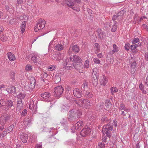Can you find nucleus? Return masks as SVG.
<instances>
[{"label": "nucleus", "instance_id": "1", "mask_svg": "<svg viewBox=\"0 0 148 148\" xmlns=\"http://www.w3.org/2000/svg\"><path fill=\"white\" fill-rule=\"evenodd\" d=\"M82 112L79 110L73 109L70 111L68 114V118L69 121H72L77 118H80Z\"/></svg>", "mask_w": 148, "mask_h": 148}, {"label": "nucleus", "instance_id": "2", "mask_svg": "<svg viewBox=\"0 0 148 148\" xmlns=\"http://www.w3.org/2000/svg\"><path fill=\"white\" fill-rule=\"evenodd\" d=\"M36 80L34 78L31 77L28 83L26 84L25 86V89L28 91H31L34 89L35 86Z\"/></svg>", "mask_w": 148, "mask_h": 148}, {"label": "nucleus", "instance_id": "3", "mask_svg": "<svg viewBox=\"0 0 148 148\" xmlns=\"http://www.w3.org/2000/svg\"><path fill=\"white\" fill-rule=\"evenodd\" d=\"M75 103L83 108L89 109L90 107V101L87 99H79L78 101H76Z\"/></svg>", "mask_w": 148, "mask_h": 148}, {"label": "nucleus", "instance_id": "4", "mask_svg": "<svg viewBox=\"0 0 148 148\" xmlns=\"http://www.w3.org/2000/svg\"><path fill=\"white\" fill-rule=\"evenodd\" d=\"M45 21L44 20L40 19L38 21L37 24L34 27V30L37 32L39 30L44 28L45 26Z\"/></svg>", "mask_w": 148, "mask_h": 148}, {"label": "nucleus", "instance_id": "5", "mask_svg": "<svg viewBox=\"0 0 148 148\" xmlns=\"http://www.w3.org/2000/svg\"><path fill=\"white\" fill-rule=\"evenodd\" d=\"M54 95L57 98H59L62 94L64 88L61 86H58L54 88Z\"/></svg>", "mask_w": 148, "mask_h": 148}, {"label": "nucleus", "instance_id": "6", "mask_svg": "<svg viewBox=\"0 0 148 148\" xmlns=\"http://www.w3.org/2000/svg\"><path fill=\"white\" fill-rule=\"evenodd\" d=\"M111 125L110 123H109L107 125L104 126L102 130L103 134L104 135L106 134L109 138H110L111 136Z\"/></svg>", "mask_w": 148, "mask_h": 148}, {"label": "nucleus", "instance_id": "7", "mask_svg": "<svg viewBox=\"0 0 148 148\" xmlns=\"http://www.w3.org/2000/svg\"><path fill=\"white\" fill-rule=\"evenodd\" d=\"M29 108L33 113H35L37 110V101L31 100L29 104Z\"/></svg>", "mask_w": 148, "mask_h": 148}, {"label": "nucleus", "instance_id": "8", "mask_svg": "<svg viewBox=\"0 0 148 148\" xmlns=\"http://www.w3.org/2000/svg\"><path fill=\"white\" fill-rule=\"evenodd\" d=\"M31 60L35 64L40 67L42 64V62L38 56L37 54H35L32 56Z\"/></svg>", "mask_w": 148, "mask_h": 148}, {"label": "nucleus", "instance_id": "9", "mask_svg": "<svg viewBox=\"0 0 148 148\" xmlns=\"http://www.w3.org/2000/svg\"><path fill=\"white\" fill-rule=\"evenodd\" d=\"M92 75H94L95 77H92L91 79V82L93 85L96 86L97 84V76L98 75V73L97 72V68H95L93 69Z\"/></svg>", "mask_w": 148, "mask_h": 148}, {"label": "nucleus", "instance_id": "10", "mask_svg": "<svg viewBox=\"0 0 148 148\" xmlns=\"http://www.w3.org/2000/svg\"><path fill=\"white\" fill-rule=\"evenodd\" d=\"M69 59L71 61L73 62L72 63L73 64L79 63L82 61L81 58L77 55H73V57H70Z\"/></svg>", "mask_w": 148, "mask_h": 148}, {"label": "nucleus", "instance_id": "11", "mask_svg": "<svg viewBox=\"0 0 148 148\" xmlns=\"http://www.w3.org/2000/svg\"><path fill=\"white\" fill-rule=\"evenodd\" d=\"M73 66L79 72L82 73L84 70V67L82 63V62L77 64H73Z\"/></svg>", "mask_w": 148, "mask_h": 148}, {"label": "nucleus", "instance_id": "12", "mask_svg": "<svg viewBox=\"0 0 148 148\" xmlns=\"http://www.w3.org/2000/svg\"><path fill=\"white\" fill-rule=\"evenodd\" d=\"M69 59L66 60L65 62L63 64L64 68L67 70H71L73 69L72 65L71 64V61H69Z\"/></svg>", "mask_w": 148, "mask_h": 148}, {"label": "nucleus", "instance_id": "13", "mask_svg": "<svg viewBox=\"0 0 148 148\" xmlns=\"http://www.w3.org/2000/svg\"><path fill=\"white\" fill-rule=\"evenodd\" d=\"M91 131V129L87 126H86L81 131V136L84 137L89 134Z\"/></svg>", "mask_w": 148, "mask_h": 148}, {"label": "nucleus", "instance_id": "14", "mask_svg": "<svg viewBox=\"0 0 148 148\" xmlns=\"http://www.w3.org/2000/svg\"><path fill=\"white\" fill-rule=\"evenodd\" d=\"M10 115H9L8 114H5L2 116L0 119L1 125L3 124H5L7 121L10 120Z\"/></svg>", "mask_w": 148, "mask_h": 148}, {"label": "nucleus", "instance_id": "15", "mask_svg": "<svg viewBox=\"0 0 148 148\" xmlns=\"http://www.w3.org/2000/svg\"><path fill=\"white\" fill-rule=\"evenodd\" d=\"M52 59L54 60L59 61L62 58V56L60 53L57 52L53 54L51 56Z\"/></svg>", "mask_w": 148, "mask_h": 148}, {"label": "nucleus", "instance_id": "16", "mask_svg": "<svg viewBox=\"0 0 148 148\" xmlns=\"http://www.w3.org/2000/svg\"><path fill=\"white\" fill-rule=\"evenodd\" d=\"M79 51V47L77 45H75L71 47L69 51V55L72 54V51L75 53H78Z\"/></svg>", "mask_w": 148, "mask_h": 148}, {"label": "nucleus", "instance_id": "17", "mask_svg": "<svg viewBox=\"0 0 148 148\" xmlns=\"http://www.w3.org/2000/svg\"><path fill=\"white\" fill-rule=\"evenodd\" d=\"M73 94L75 97L80 98L82 97V91L80 89L76 88L74 90Z\"/></svg>", "mask_w": 148, "mask_h": 148}, {"label": "nucleus", "instance_id": "18", "mask_svg": "<svg viewBox=\"0 0 148 148\" xmlns=\"http://www.w3.org/2000/svg\"><path fill=\"white\" fill-rule=\"evenodd\" d=\"M20 138L23 143H26L28 138V135L25 133H22L20 136Z\"/></svg>", "mask_w": 148, "mask_h": 148}, {"label": "nucleus", "instance_id": "19", "mask_svg": "<svg viewBox=\"0 0 148 148\" xmlns=\"http://www.w3.org/2000/svg\"><path fill=\"white\" fill-rule=\"evenodd\" d=\"M14 105L12 101L9 99L6 100V110H8L9 108H10Z\"/></svg>", "mask_w": 148, "mask_h": 148}, {"label": "nucleus", "instance_id": "20", "mask_svg": "<svg viewBox=\"0 0 148 148\" xmlns=\"http://www.w3.org/2000/svg\"><path fill=\"white\" fill-rule=\"evenodd\" d=\"M97 32L98 37L101 39H103L105 36V33L100 29H97Z\"/></svg>", "mask_w": 148, "mask_h": 148}, {"label": "nucleus", "instance_id": "21", "mask_svg": "<svg viewBox=\"0 0 148 148\" xmlns=\"http://www.w3.org/2000/svg\"><path fill=\"white\" fill-rule=\"evenodd\" d=\"M84 96L87 98H90L93 97V95L91 92L87 90L84 92Z\"/></svg>", "mask_w": 148, "mask_h": 148}, {"label": "nucleus", "instance_id": "22", "mask_svg": "<svg viewBox=\"0 0 148 148\" xmlns=\"http://www.w3.org/2000/svg\"><path fill=\"white\" fill-rule=\"evenodd\" d=\"M40 95L41 97H42V98L43 99L44 101H45V99H47L49 98L50 96L51 95L50 93L49 92H46L43 93L41 94Z\"/></svg>", "mask_w": 148, "mask_h": 148}, {"label": "nucleus", "instance_id": "23", "mask_svg": "<svg viewBox=\"0 0 148 148\" xmlns=\"http://www.w3.org/2000/svg\"><path fill=\"white\" fill-rule=\"evenodd\" d=\"M8 58L11 61H14L16 59V58L14 55L11 52H9L7 53Z\"/></svg>", "mask_w": 148, "mask_h": 148}, {"label": "nucleus", "instance_id": "24", "mask_svg": "<svg viewBox=\"0 0 148 148\" xmlns=\"http://www.w3.org/2000/svg\"><path fill=\"white\" fill-rule=\"evenodd\" d=\"M6 90L9 93H14L15 92V87L12 86L10 88H6Z\"/></svg>", "mask_w": 148, "mask_h": 148}, {"label": "nucleus", "instance_id": "25", "mask_svg": "<svg viewBox=\"0 0 148 148\" xmlns=\"http://www.w3.org/2000/svg\"><path fill=\"white\" fill-rule=\"evenodd\" d=\"M83 122L81 121H79L76 123L75 124V126L77 127V129L79 130H80L83 125Z\"/></svg>", "mask_w": 148, "mask_h": 148}, {"label": "nucleus", "instance_id": "26", "mask_svg": "<svg viewBox=\"0 0 148 148\" xmlns=\"http://www.w3.org/2000/svg\"><path fill=\"white\" fill-rule=\"evenodd\" d=\"M26 25V22L25 21H23L21 26V31L22 34H23L25 30V28Z\"/></svg>", "mask_w": 148, "mask_h": 148}, {"label": "nucleus", "instance_id": "27", "mask_svg": "<svg viewBox=\"0 0 148 148\" xmlns=\"http://www.w3.org/2000/svg\"><path fill=\"white\" fill-rule=\"evenodd\" d=\"M119 109L120 110H123L126 112L129 111L130 110V109L126 108H125V105L122 103L120 105Z\"/></svg>", "mask_w": 148, "mask_h": 148}, {"label": "nucleus", "instance_id": "28", "mask_svg": "<svg viewBox=\"0 0 148 148\" xmlns=\"http://www.w3.org/2000/svg\"><path fill=\"white\" fill-rule=\"evenodd\" d=\"M66 3L68 6L71 8L74 5V1L72 0H66Z\"/></svg>", "mask_w": 148, "mask_h": 148}, {"label": "nucleus", "instance_id": "29", "mask_svg": "<svg viewBox=\"0 0 148 148\" xmlns=\"http://www.w3.org/2000/svg\"><path fill=\"white\" fill-rule=\"evenodd\" d=\"M54 80L56 83H58L61 81L60 76L58 74H57L54 77Z\"/></svg>", "mask_w": 148, "mask_h": 148}, {"label": "nucleus", "instance_id": "30", "mask_svg": "<svg viewBox=\"0 0 148 148\" xmlns=\"http://www.w3.org/2000/svg\"><path fill=\"white\" fill-rule=\"evenodd\" d=\"M111 103L110 102V100H106L105 103V107L106 108H105L106 110H108V109H110L111 108L110 106Z\"/></svg>", "mask_w": 148, "mask_h": 148}, {"label": "nucleus", "instance_id": "31", "mask_svg": "<svg viewBox=\"0 0 148 148\" xmlns=\"http://www.w3.org/2000/svg\"><path fill=\"white\" fill-rule=\"evenodd\" d=\"M55 49L56 50L60 51L63 49V47L62 45L60 44H58L56 45Z\"/></svg>", "mask_w": 148, "mask_h": 148}, {"label": "nucleus", "instance_id": "32", "mask_svg": "<svg viewBox=\"0 0 148 148\" xmlns=\"http://www.w3.org/2000/svg\"><path fill=\"white\" fill-rule=\"evenodd\" d=\"M108 82V80L106 78H104V77L100 81V84L101 85L105 86Z\"/></svg>", "mask_w": 148, "mask_h": 148}, {"label": "nucleus", "instance_id": "33", "mask_svg": "<svg viewBox=\"0 0 148 148\" xmlns=\"http://www.w3.org/2000/svg\"><path fill=\"white\" fill-rule=\"evenodd\" d=\"M88 119L89 121L91 122H93L95 119V115L92 114H90L88 116Z\"/></svg>", "mask_w": 148, "mask_h": 148}, {"label": "nucleus", "instance_id": "34", "mask_svg": "<svg viewBox=\"0 0 148 148\" xmlns=\"http://www.w3.org/2000/svg\"><path fill=\"white\" fill-rule=\"evenodd\" d=\"M82 88L83 89L84 92L88 90V83H84L82 86Z\"/></svg>", "mask_w": 148, "mask_h": 148}, {"label": "nucleus", "instance_id": "35", "mask_svg": "<svg viewBox=\"0 0 148 148\" xmlns=\"http://www.w3.org/2000/svg\"><path fill=\"white\" fill-rule=\"evenodd\" d=\"M6 101L4 99H2L0 100V108H1V106L6 107Z\"/></svg>", "mask_w": 148, "mask_h": 148}, {"label": "nucleus", "instance_id": "36", "mask_svg": "<svg viewBox=\"0 0 148 148\" xmlns=\"http://www.w3.org/2000/svg\"><path fill=\"white\" fill-rule=\"evenodd\" d=\"M32 68L33 67L32 65L27 64L25 67V70L27 71H31L32 70Z\"/></svg>", "mask_w": 148, "mask_h": 148}, {"label": "nucleus", "instance_id": "37", "mask_svg": "<svg viewBox=\"0 0 148 148\" xmlns=\"http://www.w3.org/2000/svg\"><path fill=\"white\" fill-rule=\"evenodd\" d=\"M14 128V126L13 124L11 125L6 129L8 133H9L12 132Z\"/></svg>", "mask_w": 148, "mask_h": 148}, {"label": "nucleus", "instance_id": "38", "mask_svg": "<svg viewBox=\"0 0 148 148\" xmlns=\"http://www.w3.org/2000/svg\"><path fill=\"white\" fill-rule=\"evenodd\" d=\"M94 46L95 47V49L97 52H99L100 51L99 45L98 43H95L94 45Z\"/></svg>", "mask_w": 148, "mask_h": 148}, {"label": "nucleus", "instance_id": "39", "mask_svg": "<svg viewBox=\"0 0 148 148\" xmlns=\"http://www.w3.org/2000/svg\"><path fill=\"white\" fill-rule=\"evenodd\" d=\"M117 23L115 22L114 24L112 26V32H115L117 28Z\"/></svg>", "mask_w": 148, "mask_h": 148}, {"label": "nucleus", "instance_id": "40", "mask_svg": "<svg viewBox=\"0 0 148 148\" xmlns=\"http://www.w3.org/2000/svg\"><path fill=\"white\" fill-rule=\"evenodd\" d=\"M84 67V70L85 68H88L89 67V61L88 60H87L85 61Z\"/></svg>", "mask_w": 148, "mask_h": 148}, {"label": "nucleus", "instance_id": "41", "mask_svg": "<svg viewBox=\"0 0 148 148\" xmlns=\"http://www.w3.org/2000/svg\"><path fill=\"white\" fill-rule=\"evenodd\" d=\"M113 49L112 52L113 53H114L116 52H117L118 51V47L115 44H114L113 45Z\"/></svg>", "mask_w": 148, "mask_h": 148}, {"label": "nucleus", "instance_id": "42", "mask_svg": "<svg viewBox=\"0 0 148 148\" xmlns=\"http://www.w3.org/2000/svg\"><path fill=\"white\" fill-rule=\"evenodd\" d=\"M25 96V94L22 93H20L17 95L18 98L20 99L24 98Z\"/></svg>", "mask_w": 148, "mask_h": 148}, {"label": "nucleus", "instance_id": "43", "mask_svg": "<svg viewBox=\"0 0 148 148\" xmlns=\"http://www.w3.org/2000/svg\"><path fill=\"white\" fill-rule=\"evenodd\" d=\"M68 107H69L68 106H66L64 105H62V109L61 111L63 112H64V111H67L68 109Z\"/></svg>", "mask_w": 148, "mask_h": 148}, {"label": "nucleus", "instance_id": "44", "mask_svg": "<svg viewBox=\"0 0 148 148\" xmlns=\"http://www.w3.org/2000/svg\"><path fill=\"white\" fill-rule=\"evenodd\" d=\"M0 38L1 40L3 41H6L8 39L7 37L4 35H1V36Z\"/></svg>", "mask_w": 148, "mask_h": 148}, {"label": "nucleus", "instance_id": "45", "mask_svg": "<svg viewBox=\"0 0 148 148\" xmlns=\"http://www.w3.org/2000/svg\"><path fill=\"white\" fill-rule=\"evenodd\" d=\"M71 132L72 133H75L77 130H79L78 129H77V127L75 126V125L73 126L71 128Z\"/></svg>", "mask_w": 148, "mask_h": 148}, {"label": "nucleus", "instance_id": "46", "mask_svg": "<svg viewBox=\"0 0 148 148\" xmlns=\"http://www.w3.org/2000/svg\"><path fill=\"white\" fill-rule=\"evenodd\" d=\"M60 123L63 125H66L67 123V120L66 119H63L61 121Z\"/></svg>", "mask_w": 148, "mask_h": 148}, {"label": "nucleus", "instance_id": "47", "mask_svg": "<svg viewBox=\"0 0 148 148\" xmlns=\"http://www.w3.org/2000/svg\"><path fill=\"white\" fill-rule=\"evenodd\" d=\"M48 70L49 71H52L56 69V66H50L48 67Z\"/></svg>", "mask_w": 148, "mask_h": 148}, {"label": "nucleus", "instance_id": "48", "mask_svg": "<svg viewBox=\"0 0 148 148\" xmlns=\"http://www.w3.org/2000/svg\"><path fill=\"white\" fill-rule=\"evenodd\" d=\"M93 61L94 63L96 64H99L100 61L97 58H94L93 59Z\"/></svg>", "mask_w": 148, "mask_h": 148}, {"label": "nucleus", "instance_id": "49", "mask_svg": "<svg viewBox=\"0 0 148 148\" xmlns=\"http://www.w3.org/2000/svg\"><path fill=\"white\" fill-rule=\"evenodd\" d=\"M23 108V104H20L17 103V107L16 109L19 110H21Z\"/></svg>", "mask_w": 148, "mask_h": 148}, {"label": "nucleus", "instance_id": "50", "mask_svg": "<svg viewBox=\"0 0 148 148\" xmlns=\"http://www.w3.org/2000/svg\"><path fill=\"white\" fill-rule=\"evenodd\" d=\"M139 39L138 38H135L134 39L132 42L133 44H135L139 42Z\"/></svg>", "mask_w": 148, "mask_h": 148}, {"label": "nucleus", "instance_id": "51", "mask_svg": "<svg viewBox=\"0 0 148 148\" xmlns=\"http://www.w3.org/2000/svg\"><path fill=\"white\" fill-rule=\"evenodd\" d=\"M98 145L99 148H104L105 147V144L102 142L99 143Z\"/></svg>", "mask_w": 148, "mask_h": 148}, {"label": "nucleus", "instance_id": "52", "mask_svg": "<svg viewBox=\"0 0 148 148\" xmlns=\"http://www.w3.org/2000/svg\"><path fill=\"white\" fill-rule=\"evenodd\" d=\"M136 65L137 63L136 62H133L132 64L131 67L133 69H134L136 67Z\"/></svg>", "mask_w": 148, "mask_h": 148}, {"label": "nucleus", "instance_id": "53", "mask_svg": "<svg viewBox=\"0 0 148 148\" xmlns=\"http://www.w3.org/2000/svg\"><path fill=\"white\" fill-rule=\"evenodd\" d=\"M120 13L117 14L116 15H114L112 18V20H115L120 15Z\"/></svg>", "mask_w": 148, "mask_h": 148}, {"label": "nucleus", "instance_id": "54", "mask_svg": "<svg viewBox=\"0 0 148 148\" xmlns=\"http://www.w3.org/2000/svg\"><path fill=\"white\" fill-rule=\"evenodd\" d=\"M10 77L12 80L14 78L15 73L14 72H12L10 74Z\"/></svg>", "mask_w": 148, "mask_h": 148}, {"label": "nucleus", "instance_id": "55", "mask_svg": "<svg viewBox=\"0 0 148 148\" xmlns=\"http://www.w3.org/2000/svg\"><path fill=\"white\" fill-rule=\"evenodd\" d=\"M71 8L73 9V10H75L77 12H79L80 11V8L79 7H71Z\"/></svg>", "mask_w": 148, "mask_h": 148}, {"label": "nucleus", "instance_id": "56", "mask_svg": "<svg viewBox=\"0 0 148 148\" xmlns=\"http://www.w3.org/2000/svg\"><path fill=\"white\" fill-rule=\"evenodd\" d=\"M27 112V111L26 109H25L23 110L21 113V115L22 116H24L26 114Z\"/></svg>", "mask_w": 148, "mask_h": 148}, {"label": "nucleus", "instance_id": "57", "mask_svg": "<svg viewBox=\"0 0 148 148\" xmlns=\"http://www.w3.org/2000/svg\"><path fill=\"white\" fill-rule=\"evenodd\" d=\"M118 91V89L117 88L115 87H113L112 88V92H116Z\"/></svg>", "mask_w": 148, "mask_h": 148}, {"label": "nucleus", "instance_id": "58", "mask_svg": "<svg viewBox=\"0 0 148 148\" xmlns=\"http://www.w3.org/2000/svg\"><path fill=\"white\" fill-rule=\"evenodd\" d=\"M104 26L106 28L108 29L110 28V23H107L104 24Z\"/></svg>", "mask_w": 148, "mask_h": 148}, {"label": "nucleus", "instance_id": "59", "mask_svg": "<svg viewBox=\"0 0 148 148\" xmlns=\"http://www.w3.org/2000/svg\"><path fill=\"white\" fill-rule=\"evenodd\" d=\"M129 44L128 43H126L125 44L124 47L125 49L127 51L129 49Z\"/></svg>", "mask_w": 148, "mask_h": 148}, {"label": "nucleus", "instance_id": "60", "mask_svg": "<svg viewBox=\"0 0 148 148\" xmlns=\"http://www.w3.org/2000/svg\"><path fill=\"white\" fill-rule=\"evenodd\" d=\"M32 121V120H31V119H30L29 118H27L25 119V122H27V124H28L30 123Z\"/></svg>", "mask_w": 148, "mask_h": 148}, {"label": "nucleus", "instance_id": "61", "mask_svg": "<svg viewBox=\"0 0 148 148\" xmlns=\"http://www.w3.org/2000/svg\"><path fill=\"white\" fill-rule=\"evenodd\" d=\"M101 120L103 122H106L108 121V119L107 117L104 116L102 118Z\"/></svg>", "mask_w": 148, "mask_h": 148}, {"label": "nucleus", "instance_id": "62", "mask_svg": "<svg viewBox=\"0 0 148 148\" xmlns=\"http://www.w3.org/2000/svg\"><path fill=\"white\" fill-rule=\"evenodd\" d=\"M8 133V131H7V130L6 129V130L3 131V133L2 134V138L3 137Z\"/></svg>", "mask_w": 148, "mask_h": 148}, {"label": "nucleus", "instance_id": "63", "mask_svg": "<svg viewBox=\"0 0 148 148\" xmlns=\"http://www.w3.org/2000/svg\"><path fill=\"white\" fill-rule=\"evenodd\" d=\"M97 107L98 108L99 107V110H100V109H101L103 108V105L102 103H100L97 105Z\"/></svg>", "mask_w": 148, "mask_h": 148}, {"label": "nucleus", "instance_id": "64", "mask_svg": "<svg viewBox=\"0 0 148 148\" xmlns=\"http://www.w3.org/2000/svg\"><path fill=\"white\" fill-rule=\"evenodd\" d=\"M41 79L42 81H43L45 84H47V83L48 82V80L46 79H44L42 78H41Z\"/></svg>", "mask_w": 148, "mask_h": 148}]
</instances>
